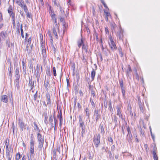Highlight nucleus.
<instances>
[{"mask_svg":"<svg viewBox=\"0 0 160 160\" xmlns=\"http://www.w3.org/2000/svg\"><path fill=\"white\" fill-rule=\"evenodd\" d=\"M15 76L16 78L15 81V85L18 89L19 88V78L20 75L19 74V68L17 67L15 71Z\"/></svg>","mask_w":160,"mask_h":160,"instance_id":"obj_1","label":"nucleus"},{"mask_svg":"<svg viewBox=\"0 0 160 160\" xmlns=\"http://www.w3.org/2000/svg\"><path fill=\"white\" fill-rule=\"evenodd\" d=\"M100 134L99 133L96 135V136H94L93 142L95 145V147L97 148L100 144Z\"/></svg>","mask_w":160,"mask_h":160,"instance_id":"obj_2","label":"nucleus"},{"mask_svg":"<svg viewBox=\"0 0 160 160\" xmlns=\"http://www.w3.org/2000/svg\"><path fill=\"white\" fill-rule=\"evenodd\" d=\"M93 118L96 120V122H97L101 118V115L100 113V110L98 108H96L94 111L93 115Z\"/></svg>","mask_w":160,"mask_h":160,"instance_id":"obj_3","label":"nucleus"},{"mask_svg":"<svg viewBox=\"0 0 160 160\" xmlns=\"http://www.w3.org/2000/svg\"><path fill=\"white\" fill-rule=\"evenodd\" d=\"M109 45L111 49L112 50L116 49L117 47L111 36L109 37Z\"/></svg>","mask_w":160,"mask_h":160,"instance_id":"obj_4","label":"nucleus"},{"mask_svg":"<svg viewBox=\"0 0 160 160\" xmlns=\"http://www.w3.org/2000/svg\"><path fill=\"white\" fill-rule=\"evenodd\" d=\"M13 7H12V5H10L8 9V11L11 17L15 16V13L14 12H13Z\"/></svg>","mask_w":160,"mask_h":160,"instance_id":"obj_5","label":"nucleus"},{"mask_svg":"<svg viewBox=\"0 0 160 160\" xmlns=\"http://www.w3.org/2000/svg\"><path fill=\"white\" fill-rule=\"evenodd\" d=\"M138 105L139 108L140 109V111L143 113L144 112L143 107H144V104L143 102H142L140 99V98H138Z\"/></svg>","mask_w":160,"mask_h":160,"instance_id":"obj_6","label":"nucleus"},{"mask_svg":"<svg viewBox=\"0 0 160 160\" xmlns=\"http://www.w3.org/2000/svg\"><path fill=\"white\" fill-rule=\"evenodd\" d=\"M18 124L20 127L22 131H23L24 129H25L26 125L22 122V121L20 119L19 120V122H18Z\"/></svg>","mask_w":160,"mask_h":160,"instance_id":"obj_7","label":"nucleus"},{"mask_svg":"<svg viewBox=\"0 0 160 160\" xmlns=\"http://www.w3.org/2000/svg\"><path fill=\"white\" fill-rule=\"evenodd\" d=\"M34 81H32V77L31 78L29 77V83L28 85L30 87V90L33 89L34 88Z\"/></svg>","mask_w":160,"mask_h":160,"instance_id":"obj_8","label":"nucleus"},{"mask_svg":"<svg viewBox=\"0 0 160 160\" xmlns=\"http://www.w3.org/2000/svg\"><path fill=\"white\" fill-rule=\"evenodd\" d=\"M116 109L117 110V115H118L119 117L121 118L122 119H123L122 118V115L121 113V108L120 107L117 106L116 107Z\"/></svg>","mask_w":160,"mask_h":160,"instance_id":"obj_9","label":"nucleus"},{"mask_svg":"<svg viewBox=\"0 0 160 160\" xmlns=\"http://www.w3.org/2000/svg\"><path fill=\"white\" fill-rule=\"evenodd\" d=\"M126 140L128 141L129 143L132 142V133L127 134L126 137Z\"/></svg>","mask_w":160,"mask_h":160,"instance_id":"obj_10","label":"nucleus"},{"mask_svg":"<svg viewBox=\"0 0 160 160\" xmlns=\"http://www.w3.org/2000/svg\"><path fill=\"white\" fill-rule=\"evenodd\" d=\"M117 36L120 40H123V34L122 30H120V31L117 33Z\"/></svg>","mask_w":160,"mask_h":160,"instance_id":"obj_11","label":"nucleus"},{"mask_svg":"<svg viewBox=\"0 0 160 160\" xmlns=\"http://www.w3.org/2000/svg\"><path fill=\"white\" fill-rule=\"evenodd\" d=\"M79 121V127L80 128H83L84 127V122L83 121L82 119L81 115H79L78 117Z\"/></svg>","mask_w":160,"mask_h":160,"instance_id":"obj_12","label":"nucleus"},{"mask_svg":"<svg viewBox=\"0 0 160 160\" xmlns=\"http://www.w3.org/2000/svg\"><path fill=\"white\" fill-rule=\"evenodd\" d=\"M1 101L5 103L8 102V97L7 95H3L1 96Z\"/></svg>","mask_w":160,"mask_h":160,"instance_id":"obj_13","label":"nucleus"},{"mask_svg":"<svg viewBox=\"0 0 160 160\" xmlns=\"http://www.w3.org/2000/svg\"><path fill=\"white\" fill-rule=\"evenodd\" d=\"M22 69L23 72L25 73V74H26V63L24 62L23 61H22Z\"/></svg>","mask_w":160,"mask_h":160,"instance_id":"obj_14","label":"nucleus"},{"mask_svg":"<svg viewBox=\"0 0 160 160\" xmlns=\"http://www.w3.org/2000/svg\"><path fill=\"white\" fill-rule=\"evenodd\" d=\"M37 139L38 142L42 141H44V138L42 137V135L39 133H38L37 135Z\"/></svg>","mask_w":160,"mask_h":160,"instance_id":"obj_15","label":"nucleus"},{"mask_svg":"<svg viewBox=\"0 0 160 160\" xmlns=\"http://www.w3.org/2000/svg\"><path fill=\"white\" fill-rule=\"evenodd\" d=\"M90 110L88 108H86L85 109V112L86 116L88 117V118H89L90 115Z\"/></svg>","mask_w":160,"mask_h":160,"instance_id":"obj_16","label":"nucleus"},{"mask_svg":"<svg viewBox=\"0 0 160 160\" xmlns=\"http://www.w3.org/2000/svg\"><path fill=\"white\" fill-rule=\"evenodd\" d=\"M7 33L3 31L0 33V37H1L3 39H5L6 37Z\"/></svg>","mask_w":160,"mask_h":160,"instance_id":"obj_17","label":"nucleus"},{"mask_svg":"<svg viewBox=\"0 0 160 160\" xmlns=\"http://www.w3.org/2000/svg\"><path fill=\"white\" fill-rule=\"evenodd\" d=\"M95 74L96 72L95 70H94V69H92V70L91 73V77L92 79V81H93L94 79Z\"/></svg>","mask_w":160,"mask_h":160,"instance_id":"obj_18","label":"nucleus"},{"mask_svg":"<svg viewBox=\"0 0 160 160\" xmlns=\"http://www.w3.org/2000/svg\"><path fill=\"white\" fill-rule=\"evenodd\" d=\"M6 156L7 158H9V157L12 158V155L11 154V153L9 150L6 151Z\"/></svg>","mask_w":160,"mask_h":160,"instance_id":"obj_19","label":"nucleus"},{"mask_svg":"<svg viewBox=\"0 0 160 160\" xmlns=\"http://www.w3.org/2000/svg\"><path fill=\"white\" fill-rule=\"evenodd\" d=\"M128 70L126 71V75L127 76H129V75L132 71V69L130 65H128Z\"/></svg>","mask_w":160,"mask_h":160,"instance_id":"obj_20","label":"nucleus"},{"mask_svg":"<svg viewBox=\"0 0 160 160\" xmlns=\"http://www.w3.org/2000/svg\"><path fill=\"white\" fill-rule=\"evenodd\" d=\"M30 148H34V141L32 138L30 140Z\"/></svg>","mask_w":160,"mask_h":160,"instance_id":"obj_21","label":"nucleus"},{"mask_svg":"<svg viewBox=\"0 0 160 160\" xmlns=\"http://www.w3.org/2000/svg\"><path fill=\"white\" fill-rule=\"evenodd\" d=\"M44 141H40L38 142V148L40 149H41L43 147V145Z\"/></svg>","mask_w":160,"mask_h":160,"instance_id":"obj_22","label":"nucleus"},{"mask_svg":"<svg viewBox=\"0 0 160 160\" xmlns=\"http://www.w3.org/2000/svg\"><path fill=\"white\" fill-rule=\"evenodd\" d=\"M83 44H84L82 39H81L78 41V46L79 48H80L82 45L83 46Z\"/></svg>","mask_w":160,"mask_h":160,"instance_id":"obj_23","label":"nucleus"},{"mask_svg":"<svg viewBox=\"0 0 160 160\" xmlns=\"http://www.w3.org/2000/svg\"><path fill=\"white\" fill-rule=\"evenodd\" d=\"M17 32L19 34L20 33V23L19 21H18L17 23Z\"/></svg>","mask_w":160,"mask_h":160,"instance_id":"obj_24","label":"nucleus"},{"mask_svg":"<svg viewBox=\"0 0 160 160\" xmlns=\"http://www.w3.org/2000/svg\"><path fill=\"white\" fill-rule=\"evenodd\" d=\"M34 130L35 131H38L39 132H40V130L39 129L37 125L36 124L35 122H34Z\"/></svg>","mask_w":160,"mask_h":160,"instance_id":"obj_25","label":"nucleus"},{"mask_svg":"<svg viewBox=\"0 0 160 160\" xmlns=\"http://www.w3.org/2000/svg\"><path fill=\"white\" fill-rule=\"evenodd\" d=\"M11 69L12 68L11 67H9L8 68V71H9V73L8 75L9 76H10V80L11 81H12V74L11 72Z\"/></svg>","mask_w":160,"mask_h":160,"instance_id":"obj_26","label":"nucleus"},{"mask_svg":"<svg viewBox=\"0 0 160 160\" xmlns=\"http://www.w3.org/2000/svg\"><path fill=\"white\" fill-rule=\"evenodd\" d=\"M46 99L47 101V104H50L51 103V100H50V96L49 94L47 95V98Z\"/></svg>","mask_w":160,"mask_h":160,"instance_id":"obj_27","label":"nucleus"},{"mask_svg":"<svg viewBox=\"0 0 160 160\" xmlns=\"http://www.w3.org/2000/svg\"><path fill=\"white\" fill-rule=\"evenodd\" d=\"M117 119L118 118L116 117L115 115H114L113 116V118H112V120L114 122L115 125L118 124Z\"/></svg>","mask_w":160,"mask_h":160,"instance_id":"obj_28","label":"nucleus"},{"mask_svg":"<svg viewBox=\"0 0 160 160\" xmlns=\"http://www.w3.org/2000/svg\"><path fill=\"white\" fill-rule=\"evenodd\" d=\"M152 153L154 159V160H157L158 159V156L155 150L153 151Z\"/></svg>","mask_w":160,"mask_h":160,"instance_id":"obj_29","label":"nucleus"},{"mask_svg":"<svg viewBox=\"0 0 160 160\" xmlns=\"http://www.w3.org/2000/svg\"><path fill=\"white\" fill-rule=\"evenodd\" d=\"M82 49L85 50L86 52H88V46L86 45H85L84 44H83L82 47Z\"/></svg>","mask_w":160,"mask_h":160,"instance_id":"obj_30","label":"nucleus"},{"mask_svg":"<svg viewBox=\"0 0 160 160\" xmlns=\"http://www.w3.org/2000/svg\"><path fill=\"white\" fill-rule=\"evenodd\" d=\"M6 45L8 46V47L9 48L10 47L11 44L9 38L6 40Z\"/></svg>","mask_w":160,"mask_h":160,"instance_id":"obj_31","label":"nucleus"},{"mask_svg":"<svg viewBox=\"0 0 160 160\" xmlns=\"http://www.w3.org/2000/svg\"><path fill=\"white\" fill-rule=\"evenodd\" d=\"M34 69H35V67H34ZM36 71L37 72H38V71H40V65L39 64H37L36 68V69H35V72H36Z\"/></svg>","mask_w":160,"mask_h":160,"instance_id":"obj_32","label":"nucleus"},{"mask_svg":"<svg viewBox=\"0 0 160 160\" xmlns=\"http://www.w3.org/2000/svg\"><path fill=\"white\" fill-rule=\"evenodd\" d=\"M109 107L110 112H113V109L112 106V104L111 101H109Z\"/></svg>","mask_w":160,"mask_h":160,"instance_id":"obj_33","label":"nucleus"},{"mask_svg":"<svg viewBox=\"0 0 160 160\" xmlns=\"http://www.w3.org/2000/svg\"><path fill=\"white\" fill-rule=\"evenodd\" d=\"M121 90H122V94L123 97L124 98L125 96V88L124 87V88H121Z\"/></svg>","mask_w":160,"mask_h":160,"instance_id":"obj_34","label":"nucleus"},{"mask_svg":"<svg viewBox=\"0 0 160 160\" xmlns=\"http://www.w3.org/2000/svg\"><path fill=\"white\" fill-rule=\"evenodd\" d=\"M40 71H38V72H37L36 74V77L38 80L39 78H40Z\"/></svg>","mask_w":160,"mask_h":160,"instance_id":"obj_35","label":"nucleus"},{"mask_svg":"<svg viewBox=\"0 0 160 160\" xmlns=\"http://www.w3.org/2000/svg\"><path fill=\"white\" fill-rule=\"evenodd\" d=\"M42 42V41H41V44L42 47V53L45 54V53H46V50L43 48V45H42L43 44V42Z\"/></svg>","mask_w":160,"mask_h":160,"instance_id":"obj_36","label":"nucleus"},{"mask_svg":"<svg viewBox=\"0 0 160 160\" xmlns=\"http://www.w3.org/2000/svg\"><path fill=\"white\" fill-rule=\"evenodd\" d=\"M101 132V133L103 134L105 132L104 131V128H103L102 125H101L100 127Z\"/></svg>","mask_w":160,"mask_h":160,"instance_id":"obj_37","label":"nucleus"},{"mask_svg":"<svg viewBox=\"0 0 160 160\" xmlns=\"http://www.w3.org/2000/svg\"><path fill=\"white\" fill-rule=\"evenodd\" d=\"M30 156L31 157L34 153V148H30Z\"/></svg>","mask_w":160,"mask_h":160,"instance_id":"obj_38","label":"nucleus"},{"mask_svg":"<svg viewBox=\"0 0 160 160\" xmlns=\"http://www.w3.org/2000/svg\"><path fill=\"white\" fill-rule=\"evenodd\" d=\"M21 158V155L19 153H18L17 154L16 157L15 158L16 160H19Z\"/></svg>","mask_w":160,"mask_h":160,"instance_id":"obj_39","label":"nucleus"},{"mask_svg":"<svg viewBox=\"0 0 160 160\" xmlns=\"http://www.w3.org/2000/svg\"><path fill=\"white\" fill-rule=\"evenodd\" d=\"M22 8H23L24 12H26V13H27V12L28 11V10L26 5H23V7Z\"/></svg>","mask_w":160,"mask_h":160,"instance_id":"obj_40","label":"nucleus"},{"mask_svg":"<svg viewBox=\"0 0 160 160\" xmlns=\"http://www.w3.org/2000/svg\"><path fill=\"white\" fill-rule=\"evenodd\" d=\"M119 82L120 84V87L121 88H124L123 82L122 80H119Z\"/></svg>","mask_w":160,"mask_h":160,"instance_id":"obj_41","label":"nucleus"},{"mask_svg":"<svg viewBox=\"0 0 160 160\" xmlns=\"http://www.w3.org/2000/svg\"><path fill=\"white\" fill-rule=\"evenodd\" d=\"M37 93H38V91H37L35 93L34 95V101H36V100L37 98L38 97Z\"/></svg>","mask_w":160,"mask_h":160,"instance_id":"obj_42","label":"nucleus"},{"mask_svg":"<svg viewBox=\"0 0 160 160\" xmlns=\"http://www.w3.org/2000/svg\"><path fill=\"white\" fill-rule=\"evenodd\" d=\"M58 117L59 119V120H62V113L61 111H60V112L59 113Z\"/></svg>","mask_w":160,"mask_h":160,"instance_id":"obj_43","label":"nucleus"},{"mask_svg":"<svg viewBox=\"0 0 160 160\" xmlns=\"http://www.w3.org/2000/svg\"><path fill=\"white\" fill-rule=\"evenodd\" d=\"M49 122L50 123H51L52 124H53L52 122L53 121V120L52 119V116L50 115L49 117Z\"/></svg>","mask_w":160,"mask_h":160,"instance_id":"obj_44","label":"nucleus"},{"mask_svg":"<svg viewBox=\"0 0 160 160\" xmlns=\"http://www.w3.org/2000/svg\"><path fill=\"white\" fill-rule=\"evenodd\" d=\"M49 83L47 82L46 83H44V87H45V88H46V90H48V85H49Z\"/></svg>","mask_w":160,"mask_h":160,"instance_id":"obj_45","label":"nucleus"},{"mask_svg":"<svg viewBox=\"0 0 160 160\" xmlns=\"http://www.w3.org/2000/svg\"><path fill=\"white\" fill-rule=\"evenodd\" d=\"M53 72L54 75V76H56L57 75V74H56V68L54 67L53 68Z\"/></svg>","mask_w":160,"mask_h":160,"instance_id":"obj_46","label":"nucleus"},{"mask_svg":"<svg viewBox=\"0 0 160 160\" xmlns=\"http://www.w3.org/2000/svg\"><path fill=\"white\" fill-rule=\"evenodd\" d=\"M127 130L128 132V134L131 133L130 128L129 126H128L127 128Z\"/></svg>","mask_w":160,"mask_h":160,"instance_id":"obj_47","label":"nucleus"},{"mask_svg":"<svg viewBox=\"0 0 160 160\" xmlns=\"http://www.w3.org/2000/svg\"><path fill=\"white\" fill-rule=\"evenodd\" d=\"M53 27H55V28H57L59 31V24L58 23H55V26H54Z\"/></svg>","mask_w":160,"mask_h":160,"instance_id":"obj_48","label":"nucleus"},{"mask_svg":"<svg viewBox=\"0 0 160 160\" xmlns=\"http://www.w3.org/2000/svg\"><path fill=\"white\" fill-rule=\"evenodd\" d=\"M3 20L2 14L1 12H0V22H1Z\"/></svg>","mask_w":160,"mask_h":160,"instance_id":"obj_49","label":"nucleus"},{"mask_svg":"<svg viewBox=\"0 0 160 160\" xmlns=\"http://www.w3.org/2000/svg\"><path fill=\"white\" fill-rule=\"evenodd\" d=\"M144 148H145L146 152H148V151L149 149L148 148V145L147 144H145L144 145Z\"/></svg>","mask_w":160,"mask_h":160,"instance_id":"obj_50","label":"nucleus"},{"mask_svg":"<svg viewBox=\"0 0 160 160\" xmlns=\"http://www.w3.org/2000/svg\"><path fill=\"white\" fill-rule=\"evenodd\" d=\"M11 17L12 18V21L13 24H15V16H12Z\"/></svg>","mask_w":160,"mask_h":160,"instance_id":"obj_51","label":"nucleus"},{"mask_svg":"<svg viewBox=\"0 0 160 160\" xmlns=\"http://www.w3.org/2000/svg\"><path fill=\"white\" fill-rule=\"evenodd\" d=\"M125 128V127L124 126H122V132L123 134V135H125V132L124 131V129Z\"/></svg>","mask_w":160,"mask_h":160,"instance_id":"obj_52","label":"nucleus"},{"mask_svg":"<svg viewBox=\"0 0 160 160\" xmlns=\"http://www.w3.org/2000/svg\"><path fill=\"white\" fill-rule=\"evenodd\" d=\"M76 78H77V82H78L79 79H80V76L78 74H76Z\"/></svg>","mask_w":160,"mask_h":160,"instance_id":"obj_53","label":"nucleus"},{"mask_svg":"<svg viewBox=\"0 0 160 160\" xmlns=\"http://www.w3.org/2000/svg\"><path fill=\"white\" fill-rule=\"evenodd\" d=\"M56 29H57V28H55V27L53 28L52 31H53V32L54 34H55V33L56 34V33H57L56 32Z\"/></svg>","mask_w":160,"mask_h":160,"instance_id":"obj_54","label":"nucleus"},{"mask_svg":"<svg viewBox=\"0 0 160 160\" xmlns=\"http://www.w3.org/2000/svg\"><path fill=\"white\" fill-rule=\"evenodd\" d=\"M118 50L119 51L120 55L121 57H122L123 56V55L122 52L121 51V48L118 49Z\"/></svg>","mask_w":160,"mask_h":160,"instance_id":"obj_55","label":"nucleus"},{"mask_svg":"<svg viewBox=\"0 0 160 160\" xmlns=\"http://www.w3.org/2000/svg\"><path fill=\"white\" fill-rule=\"evenodd\" d=\"M91 94L92 95L93 97L95 96V92L93 90H91Z\"/></svg>","mask_w":160,"mask_h":160,"instance_id":"obj_56","label":"nucleus"},{"mask_svg":"<svg viewBox=\"0 0 160 160\" xmlns=\"http://www.w3.org/2000/svg\"><path fill=\"white\" fill-rule=\"evenodd\" d=\"M33 64L31 62H29V68H31V69H33Z\"/></svg>","mask_w":160,"mask_h":160,"instance_id":"obj_57","label":"nucleus"},{"mask_svg":"<svg viewBox=\"0 0 160 160\" xmlns=\"http://www.w3.org/2000/svg\"><path fill=\"white\" fill-rule=\"evenodd\" d=\"M82 62H83L84 63H85V62L87 63V60L85 58L84 56H83V57Z\"/></svg>","mask_w":160,"mask_h":160,"instance_id":"obj_58","label":"nucleus"},{"mask_svg":"<svg viewBox=\"0 0 160 160\" xmlns=\"http://www.w3.org/2000/svg\"><path fill=\"white\" fill-rule=\"evenodd\" d=\"M104 12L106 14V16L107 17H108V16L110 15V13L109 12H106L105 10H104Z\"/></svg>","mask_w":160,"mask_h":160,"instance_id":"obj_59","label":"nucleus"},{"mask_svg":"<svg viewBox=\"0 0 160 160\" xmlns=\"http://www.w3.org/2000/svg\"><path fill=\"white\" fill-rule=\"evenodd\" d=\"M44 117H45V120L47 121L48 119V116H47V113H46L44 114Z\"/></svg>","mask_w":160,"mask_h":160,"instance_id":"obj_60","label":"nucleus"},{"mask_svg":"<svg viewBox=\"0 0 160 160\" xmlns=\"http://www.w3.org/2000/svg\"><path fill=\"white\" fill-rule=\"evenodd\" d=\"M82 131V133L83 134V133H84L85 132V127H83V128H81Z\"/></svg>","mask_w":160,"mask_h":160,"instance_id":"obj_61","label":"nucleus"},{"mask_svg":"<svg viewBox=\"0 0 160 160\" xmlns=\"http://www.w3.org/2000/svg\"><path fill=\"white\" fill-rule=\"evenodd\" d=\"M77 106L78 107V109H80L81 108H82L81 106L80 105V104L79 103H78Z\"/></svg>","mask_w":160,"mask_h":160,"instance_id":"obj_62","label":"nucleus"},{"mask_svg":"<svg viewBox=\"0 0 160 160\" xmlns=\"http://www.w3.org/2000/svg\"><path fill=\"white\" fill-rule=\"evenodd\" d=\"M53 157H55L56 156V151L55 150H54L53 151Z\"/></svg>","mask_w":160,"mask_h":160,"instance_id":"obj_63","label":"nucleus"},{"mask_svg":"<svg viewBox=\"0 0 160 160\" xmlns=\"http://www.w3.org/2000/svg\"><path fill=\"white\" fill-rule=\"evenodd\" d=\"M31 40H32V39H31V37H30L28 40L27 43H28V44H30L31 43Z\"/></svg>","mask_w":160,"mask_h":160,"instance_id":"obj_64","label":"nucleus"}]
</instances>
